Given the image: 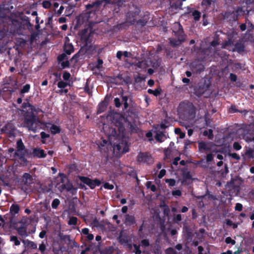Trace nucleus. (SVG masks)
<instances>
[{"label":"nucleus","instance_id":"obj_17","mask_svg":"<svg viewBox=\"0 0 254 254\" xmlns=\"http://www.w3.org/2000/svg\"><path fill=\"white\" fill-rule=\"evenodd\" d=\"M108 104V102L107 101H106L105 99L101 102L98 106L97 114H100L104 112L107 108Z\"/></svg>","mask_w":254,"mask_h":254},{"label":"nucleus","instance_id":"obj_11","mask_svg":"<svg viewBox=\"0 0 254 254\" xmlns=\"http://www.w3.org/2000/svg\"><path fill=\"white\" fill-rule=\"evenodd\" d=\"M223 19L227 22H233L237 21L236 16L233 11L227 10L222 13Z\"/></svg>","mask_w":254,"mask_h":254},{"label":"nucleus","instance_id":"obj_1","mask_svg":"<svg viewBox=\"0 0 254 254\" xmlns=\"http://www.w3.org/2000/svg\"><path fill=\"white\" fill-rule=\"evenodd\" d=\"M36 111H23L22 126L29 130L36 132L41 124L39 117L35 113Z\"/></svg>","mask_w":254,"mask_h":254},{"label":"nucleus","instance_id":"obj_63","mask_svg":"<svg viewBox=\"0 0 254 254\" xmlns=\"http://www.w3.org/2000/svg\"><path fill=\"white\" fill-rule=\"evenodd\" d=\"M108 144V142L106 139H103L100 144L99 145V147L100 148L101 150L103 149L102 147H105L107 144Z\"/></svg>","mask_w":254,"mask_h":254},{"label":"nucleus","instance_id":"obj_13","mask_svg":"<svg viewBox=\"0 0 254 254\" xmlns=\"http://www.w3.org/2000/svg\"><path fill=\"white\" fill-rule=\"evenodd\" d=\"M102 0H96V1L93 2L91 3H89L85 6L86 9L89 10L90 9L93 8V10L96 11L98 9L100 6L102 5Z\"/></svg>","mask_w":254,"mask_h":254},{"label":"nucleus","instance_id":"obj_46","mask_svg":"<svg viewBox=\"0 0 254 254\" xmlns=\"http://www.w3.org/2000/svg\"><path fill=\"white\" fill-rule=\"evenodd\" d=\"M127 174L131 177L136 179L137 181H138L136 172L134 169H132L128 171Z\"/></svg>","mask_w":254,"mask_h":254},{"label":"nucleus","instance_id":"obj_15","mask_svg":"<svg viewBox=\"0 0 254 254\" xmlns=\"http://www.w3.org/2000/svg\"><path fill=\"white\" fill-rule=\"evenodd\" d=\"M149 15L150 14L149 12H146L142 18L138 20H136L135 22L136 23L137 25L142 27L145 26L150 18Z\"/></svg>","mask_w":254,"mask_h":254},{"label":"nucleus","instance_id":"obj_47","mask_svg":"<svg viewBox=\"0 0 254 254\" xmlns=\"http://www.w3.org/2000/svg\"><path fill=\"white\" fill-rule=\"evenodd\" d=\"M203 135H207L209 139H211L213 137V131L211 129H209L208 131L205 130L203 132Z\"/></svg>","mask_w":254,"mask_h":254},{"label":"nucleus","instance_id":"obj_43","mask_svg":"<svg viewBox=\"0 0 254 254\" xmlns=\"http://www.w3.org/2000/svg\"><path fill=\"white\" fill-rule=\"evenodd\" d=\"M182 220V215L180 214H174L173 221L175 223H179Z\"/></svg>","mask_w":254,"mask_h":254},{"label":"nucleus","instance_id":"obj_8","mask_svg":"<svg viewBox=\"0 0 254 254\" xmlns=\"http://www.w3.org/2000/svg\"><path fill=\"white\" fill-rule=\"evenodd\" d=\"M191 71L195 73H200L204 70L205 66L202 62L199 59H195L190 65Z\"/></svg>","mask_w":254,"mask_h":254},{"label":"nucleus","instance_id":"obj_38","mask_svg":"<svg viewBox=\"0 0 254 254\" xmlns=\"http://www.w3.org/2000/svg\"><path fill=\"white\" fill-rule=\"evenodd\" d=\"M60 238L62 240L64 241L65 243L69 244L71 243V240L70 239V236L69 235H64L60 236Z\"/></svg>","mask_w":254,"mask_h":254},{"label":"nucleus","instance_id":"obj_62","mask_svg":"<svg viewBox=\"0 0 254 254\" xmlns=\"http://www.w3.org/2000/svg\"><path fill=\"white\" fill-rule=\"evenodd\" d=\"M134 248V252L135 254H141V251L140 250V246L136 244H133Z\"/></svg>","mask_w":254,"mask_h":254},{"label":"nucleus","instance_id":"obj_10","mask_svg":"<svg viewBox=\"0 0 254 254\" xmlns=\"http://www.w3.org/2000/svg\"><path fill=\"white\" fill-rule=\"evenodd\" d=\"M137 161L139 163H143L148 165L152 164L153 162L152 156L147 152H140L137 155Z\"/></svg>","mask_w":254,"mask_h":254},{"label":"nucleus","instance_id":"obj_39","mask_svg":"<svg viewBox=\"0 0 254 254\" xmlns=\"http://www.w3.org/2000/svg\"><path fill=\"white\" fill-rule=\"evenodd\" d=\"M192 15L193 16L194 19L195 21H198L200 18L201 13L197 10H194L192 12Z\"/></svg>","mask_w":254,"mask_h":254},{"label":"nucleus","instance_id":"obj_9","mask_svg":"<svg viewBox=\"0 0 254 254\" xmlns=\"http://www.w3.org/2000/svg\"><path fill=\"white\" fill-rule=\"evenodd\" d=\"M173 33L177 39L184 42L185 40L186 35L182 26L180 23H176L173 28Z\"/></svg>","mask_w":254,"mask_h":254},{"label":"nucleus","instance_id":"obj_27","mask_svg":"<svg viewBox=\"0 0 254 254\" xmlns=\"http://www.w3.org/2000/svg\"><path fill=\"white\" fill-rule=\"evenodd\" d=\"M235 49L239 53L244 52L245 50V45L244 43L241 41L237 42L235 45Z\"/></svg>","mask_w":254,"mask_h":254},{"label":"nucleus","instance_id":"obj_5","mask_svg":"<svg viewBox=\"0 0 254 254\" xmlns=\"http://www.w3.org/2000/svg\"><path fill=\"white\" fill-rule=\"evenodd\" d=\"M18 182L23 189L27 190L34 184V179L29 173H24L19 179Z\"/></svg>","mask_w":254,"mask_h":254},{"label":"nucleus","instance_id":"obj_51","mask_svg":"<svg viewBox=\"0 0 254 254\" xmlns=\"http://www.w3.org/2000/svg\"><path fill=\"white\" fill-rule=\"evenodd\" d=\"M233 148L234 150L238 151L241 149L242 146L239 142L235 141L233 143Z\"/></svg>","mask_w":254,"mask_h":254},{"label":"nucleus","instance_id":"obj_31","mask_svg":"<svg viewBox=\"0 0 254 254\" xmlns=\"http://www.w3.org/2000/svg\"><path fill=\"white\" fill-rule=\"evenodd\" d=\"M19 211V206L18 204H13L10 208V212L12 215L17 214Z\"/></svg>","mask_w":254,"mask_h":254},{"label":"nucleus","instance_id":"obj_45","mask_svg":"<svg viewBox=\"0 0 254 254\" xmlns=\"http://www.w3.org/2000/svg\"><path fill=\"white\" fill-rule=\"evenodd\" d=\"M77 218L74 216L71 217L68 221V224L69 225H75L77 224Z\"/></svg>","mask_w":254,"mask_h":254},{"label":"nucleus","instance_id":"obj_49","mask_svg":"<svg viewBox=\"0 0 254 254\" xmlns=\"http://www.w3.org/2000/svg\"><path fill=\"white\" fill-rule=\"evenodd\" d=\"M59 176L61 177V183L62 184H65L67 180H68V178L64 173H59Z\"/></svg>","mask_w":254,"mask_h":254},{"label":"nucleus","instance_id":"obj_40","mask_svg":"<svg viewBox=\"0 0 254 254\" xmlns=\"http://www.w3.org/2000/svg\"><path fill=\"white\" fill-rule=\"evenodd\" d=\"M10 241L14 242L15 246H19L20 245V241L18 239L17 236H11L10 237Z\"/></svg>","mask_w":254,"mask_h":254},{"label":"nucleus","instance_id":"obj_25","mask_svg":"<svg viewBox=\"0 0 254 254\" xmlns=\"http://www.w3.org/2000/svg\"><path fill=\"white\" fill-rule=\"evenodd\" d=\"M125 221L127 224L131 225L136 223L135 217L133 215L127 214L126 216Z\"/></svg>","mask_w":254,"mask_h":254},{"label":"nucleus","instance_id":"obj_61","mask_svg":"<svg viewBox=\"0 0 254 254\" xmlns=\"http://www.w3.org/2000/svg\"><path fill=\"white\" fill-rule=\"evenodd\" d=\"M166 254H178L173 248L170 247L165 251Z\"/></svg>","mask_w":254,"mask_h":254},{"label":"nucleus","instance_id":"obj_21","mask_svg":"<svg viewBox=\"0 0 254 254\" xmlns=\"http://www.w3.org/2000/svg\"><path fill=\"white\" fill-rule=\"evenodd\" d=\"M234 40L233 39V37L230 35H228L227 37V40L222 44V48L226 49L228 47L232 46L234 45Z\"/></svg>","mask_w":254,"mask_h":254},{"label":"nucleus","instance_id":"obj_35","mask_svg":"<svg viewBox=\"0 0 254 254\" xmlns=\"http://www.w3.org/2000/svg\"><path fill=\"white\" fill-rule=\"evenodd\" d=\"M161 89L160 88L155 89V90H152L151 89H149L148 90V93L149 94H153L155 96H158L161 94Z\"/></svg>","mask_w":254,"mask_h":254},{"label":"nucleus","instance_id":"obj_64","mask_svg":"<svg viewBox=\"0 0 254 254\" xmlns=\"http://www.w3.org/2000/svg\"><path fill=\"white\" fill-rule=\"evenodd\" d=\"M42 5L45 8H49L51 6V3L49 1L45 0L43 2Z\"/></svg>","mask_w":254,"mask_h":254},{"label":"nucleus","instance_id":"obj_60","mask_svg":"<svg viewBox=\"0 0 254 254\" xmlns=\"http://www.w3.org/2000/svg\"><path fill=\"white\" fill-rule=\"evenodd\" d=\"M67 85V83L61 80L58 83V87L60 88H64Z\"/></svg>","mask_w":254,"mask_h":254},{"label":"nucleus","instance_id":"obj_55","mask_svg":"<svg viewBox=\"0 0 254 254\" xmlns=\"http://www.w3.org/2000/svg\"><path fill=\"white\" fill-rule=\"evenodd\" d=\"M245 139L248 142H250L252 141L254 142V136L251 134H247L245 135Z\"/></svg>","mask_w":254,"mask_h":254},{"label":"nucleus","instance_id":"obj_41","mask_svg":"<svg viewBox=\"0 0 254 254\" xmlns=\"http://www.w3.org/2000/svg\"><path fill=\"white\" fill-rule=\"evenodd\" d=\"M216 0H202V5H205L206 7L210 6L212 4L215 2Z\"/></svg>","mask_w":254,"mask_h":254},{"label":"nucleus","instance_id":"obj_37","mask_svg":"<svg viewBox=\"0 0 254 254\" xmlns=\"http://www.w3.org/2000/svg\"><path fill=\"white\" fill-rule=\"evenodd\" d=\"M145 77L143 76H141L140 74L134 77V84L141 83L142 81L145 80Z\"/></svg>","mask_w":254,"mask_h":254},{"label":"nucleus","instance_id":"obj_54","mask_svg":"<svg viewBox=\"0 0 254 254\" xmlns=\"http://www.w3.org/2000/svg\"><path fill=\"white\" fill-rule=\"evenodd\" d=\"M68 169L70 173L75 172L77 170V166L75 164H71L69 165Z\"/></svg>","mask_w":254,"mask_h":254},{"label":"nucleus","instance_id":"obj_53","mask_svg":"<svg viewBox=\"0 0 254 254\" xmlns=\"http://www.w3.org/2000/svg\"><path fill=\"white\" fill-rule=\"evenodd\" d=\"M165 182L170 187H173L176 184V180L174 179H167L165 180Z\"/></svg>","mask_w":254,"mask_h":254},{"label":"nucleus","instance_id":"obj_16","mask_svg":"<svg viewBox=\"0 0 254 254\" xmlns=\"http://www.w3.org/2000/svg\"><path fill=\"white\" fill-rule=\"evenodd\" d=\"M191 180V175L190 172L184 173L183 174V178L181 181V184L183 185H188L190 183Z\"/></svg>","mask_w":254,"mask_h":254},{"label":"nucleus","instance_id":"obj_48","mask_svg":"<svg viewBox=\"0 0 254 254\" xmlns=\"http://www.w3.org/2000/svg\"><path fill=\"white\" fill-rule=\"evenodd\" d=\"M111 82L113 83H115L116 84H118L119 83L117 81V80L119 79L121 80L122 79V76L121 75H118L116 76H113L111 77Z\"/></svg>","mask_w":254,"mask_h":254},{"label":"nucleus","instance_id":"obj_44","mask_svg":"<svg viewBox=\"0 0 254 254\" xmlns=\"http://www.w3.org/2000/svg\"><path fill=\"white\" fill-rule=\"evenodd\" d=\"M60 204V200L58 198H55L52 202V207L54 209H57Z\"/></svg>","mask_w":254,"mask_h":254},{"label":"nucleus","instance_id":"obj_19","mask_svg":"<svg viewBox=\"0 0 254 254\" xmlns=\"http://www.w3.org/2000/svg\"><path fill=\"white\" fill-rule=\"evenodd\" d=\"M242 156L244 160H246V159H251L254 158V150L251 149V148H248L244 153V154H242Z\"/></svg>","mask_w":254,"mask_h":254},{"label":"nucleus","instance_id":"obj_20","mask_svg":"<svg viewBox=\"0 0 254 254\" xmlns=\"http://www.w3.org/2000/svg\"><path fill=\"white\" fill-rule=\"evenodd\" d=\"M17 233L19 235L22 237H26L28 236V234L27 232V228L24 224L22 225L16 229Z\"/></svg>","mask_w":254,"mask_h":254},{"label":"nucleus","instance_id":"obj_29","mask_svg":"<svg viewBox=\"0 0 254 254\" xmlns=\"http://www.w3.org/2000/svg\"><path fill=\"white\" fill-rule=\"evenodd\" d=\"M235 15L236 16L237 20H238V17L243 15L245 13V11L242 6H238L235 10H233Z\"/></svg>","mask_w":254,"mask_h":254},{"label":"nucleus","instance_id":"obj_56","mask_svg":"<svg viewBox=\"0 0 254 254\" xmlns=\"http://www.w3.org/2000/svg\"><path fill=\"white\" fill-rule=\"evenodd\" d=\"M95 239H96V241L98 242L97 246H96L95 250L96 251H97V250L100 251V245H101V243L100 242V241L101 240V236H100L99 235H97L96 236Z\"/></svg>","mask_w":254,"mask_h":254},{"label":"nucleus","instance_id":"obj_34","mask_svg":"<svg viewBox=\"0 0 254 254\" xmlns=\"http://www.w3.org/2000/svg\"><path fill=\"white\" fill-rule=\"evenodd\" d=\"M50 130L52 134H55L60 132L61 128L55 125H53L50 127Z\"/></svg>","mask_w":254,"mask_h":254},{"label":"nucleus","instance_id":"obj_58","mask_svg":"<svg viewBox=\"0 0 254 254\" xmlns=\"http://www.w3.org/2000/svg\"><path fill=\"white\" fill-rule=\"evenodd\" d=\"M103 187L105 189L109 190H112L114 188V186L112 184H110V183L108 182H106L103 185Z\"/></svg>","mask_w":254,"mask_h":254},{"label":"nucleus","instance_id":"obj_50","mask_svg":"<svg viewBox=\"0 0 254 254\" xmlns=\"http://www.w3.org/2000/svg\"><path fill=\"white\" fill-rule=\"evenodd\" d=\"M229 156L232 157L233 159H235L236 160H239L241 159V157L239 154L236 153H230L229 152L228 153Z\"/></svg>","mask_w":254,"mask_h":254},{"label":"nucleus","instance_id":"obj_6","mask_svg":"<svg viewBox=\"0 0 254 254\" xmlns=\"http://www.w3.org/2000/svg\"><path fill=\"white\" fill-rule=\"evenodd\" d=\"M78 178L84 184L88 186L91 189H94L96 186H99L101 184V181L98 179L92 180L87 177L78 176Z\"/></svg>","mask_w":254,"mask_h":254},{"label":"nucleus","instance_id":"obj_59","mask_svg":"<svg viewBox=\"0 0 254 254\" xmlns=\"http://www.w3.org/2000/svg\"><path fill=\"white\" fill-rule=\"evenodd\" d=\"M225 242L227 244H231L232 245H234L236 244V241L230 237H227L225 239Z\"/></svg>","mask_w":254,"mask_h":254},{"label":"nucleus","instance_id":"obj_18","mask_svg":"<svg viewBox=\"0 0 254 254\" xmlns=\"http://www.w3.org/2000/svg\"><path fill=\"white\" fill-rule=\"evenodd\" d=\"M167 138V136L165 132L158 130L156 135H155V139L159 142H162Z\"/></svg>","mask_w":254,"mask_h":254},{"label":"nucleus","instance_id":"obj_26","mask_svg":"<svg viewBox=\"0 0 254 254\" xmlns=\"http://www.w3.org/2000/svg\"><path fill=\"white\" fill-rule=\"evenodd\" d=\"M21 19L23 21V25L26 26L29 30L32 29L33 25L30 23V19L28 17L24 16L21 18Z\"/></svg>","mask_w":254,"mask_h":254},{"label":"nucleus","instance_id":"obj_52","mask_svg":"<svg viewBox=\"0 0 254 254\" xmlns=\"http://www.w3.org/2000/svg\"><path fill=\"white\" fill-rule=\"evenodd\" d=\"M40 135H41V138L42 139V140H41V142L43 143H45L46 141L44 140V139H45L46 138H49L50 137V134L46 133L44 131H42L40 133Z\"/></svg>","mask_w":254,"mask_h":254},{"label":"nucleus","instance_id":"obj_32","mask_svg":"<svg viewBox=\"0 0 254 254\" xmlns=\"http://www.w3.org/2000/svg\"><path fill=\"white\" fill-rule=\"evenodd\" d=\"M64 52L67 55H70L74 51L73 46L71 44L65 45L64 47Z\"/></svg>","mask_w":254,"mask_h":254},{"label":"nucleus","instance_id":"obj_23","mask_svg":"<svg viewBox=\"0 0 254 254\" xmlns=\"http://www.w3.org/2000/svg\"><path fill=\"white\" fill-rule=\"evenodd\" d=\"M126 122L127 123V127L129 128L130 131L132 132H135L137 131V127L135 122H129L127 118Z\"/></svg>","mask_w":254,"mask_h":254},{"label":"nucleus","instance_id":"obj_14","mask_svg":"<svg viewBox=\"0 0 254 254\" xmlns=\"http://www.w3.org/2000/svg\"><path fill=\"white\" fill-rule=\"evenodd\" d=\"M32 154L33 157L39 158H45L47 155L43 149H41L38 148H35L33 149Z\"/></svg>","mask_w":254,"mask_h":254},{"label":"nucleus","instance_id":"obj_2","mask_svg":"<svg viewBox=\"0 0 254 254\" xmlns=\"http://www.w3.org/2000/svg\"><path fill=\"white\" fill-rule=\"evenodd\" d=\"M196 107L192 102L189 101L181 102L179 106V113L184 116L186 120H193L196 115Z\"/></svg>","mask_w":254,"mask_h":254},{"label":"nucleus","instance_id":"obj_33","mask_svg":"<svg viewBox=\"0 0 254 254\" xmlns=\"http://www.w3.org/2000/svg\"><path fill=\"white\" fill-rule=\"evenodd\" d=\"M119 240L121 244H126L128 243V237L126 235L120 234L119 237Z\"/></svg>","mask_w":254,"mask_h":254},{"label":"nucleus","instance_id":"obj_28","mask_svg":"<svg viewBox=\"0 0 254 254\" xmlns=\"http://www.w3.org/2000/svg\"><path fill=\"white\" fill-rule=\"evenodd\" d=\"M183 42H184L179 39H176L174 38H170L169 39V43L173 47H176Z\"/></svg>","mask_w":254,"mask_h":254},{"label":"nucleus","instance_id":"obj_36","mask_svg":"<svg viewBox=\"0 0 254 254\" xmlns=\"http://www.w3.org/2000/svg\"><path fill=\"white\" fill-rule=\"evenodd\" d=\"M160 207H163V211L164 216H168L170 212V210L169 206L166 204H164L163 205H161Z\"/></svg>","mask_w":254,"mask_h":254},{"label":"nucleus","instance_id":"obj_22","mask_svg":"<svg viewBox=\"0 0 254 254\" xmlns=\"http://www.w3.org/2000/svg\"><path fill=\"white\" fill-rule=\"evenodd\" d=\"M198 149L200 151H210L211 148L208 146V143L204 141H200L198 142Z\"/></svg>","mask_w":254,"mask_h":254},{"label":"nucleus","instance_id":"obj_30","mask_svg":"<svg viewBox=\"0 0 254 254\" xmlns=\"http://www.w3.org/2000/svg\"><path fill=\"white\" fill-rule=\"evenodd\" d=\"M22 107L23 109H26L28 108V109L26 110L25 111H36V109L34 106L30 104L28 101L26 102H24L22 104Z\"/></svg>","mask_w":254,"mask_h":254},{"label":"nucleus","instance_id":"obj_7","mask_svg":"<svg viewBox=\"0 0 254 254\" xmlns=\"http://www.w3.org/2000/svg\"><path fill=\"white\" fill-rule=\"evenodd\" d=\"M133 10L128 11L127 14V21L130 25H133L136 20V17L141 12L140 8L137 6L133 7Z\"/></svg>","mask_w":254,"mask_h":254},{"label":"nucleus","instance_id":"obj_4","mask_svg":"<svg viewBox=\"0 0 254 254\" xmlns=\"http://www.w3.org/2000/svg\"><path fill=\"white\" fill-rule=\"evenodd\" d=\"M93 34L91 32L87 33V29H84L82 30V33L80 37L81 41L84 43V45L81 47L82 51H85V53H89L88 52V48H90L91 46H88L92 42Z\"/></svg>","mask_w":254,"mask_h":254},{"label":"nucleus","instance_id":"obj_12","mask_svg":"<svg viewBox=\"0 0 254 254\" xmlns=\"http://www.w3.org/2000/svg\"><path fill=\"white\" fill-rule=\"evenodd\" d=\"M61 191L64 190H66L67 191H69L73 193V191L77 190V188H74L72 184L70 182L69 179L66 182L65 184H62L59 188Z\"/></svg>","mask_w":254,"mask_h":254},{"label":"nucleus","instance_id":"obj_42","mask_svg":"<svg viewBox=\"0 0 254 254\" xmlns=\"http://www.w3.org/2000/svg\"><path fill=\"white\" fill-rule=\"evenodd\" d=\"M30 88V85L29 84H26L24 85L22 88L20 90V94H23L25 93H27L29 91Z\"/></svg>","mask_w":254,"mask_h":254},{"label":"nucleus","instance_id":"obj_57","mask_svg":"<svg viewBox=\"0 0 254 254\" xmlns=\"http://www.w3.org/2000/svg\"><path fill=\"white\" fill-rule=\"evenodd\" d=\"M80 52H83V54H85V51H82L81 49L78 52L76 53L72 58L71 60H75L76 62L77 61L78 59H79L80 57Z\"/></svg>","mask_w":254,"mask_h":254},{"label":"nucleus","instance_id":"obj_24","mask_svg":"<svg viewBox=\"0 0 254 254\" xmlns=\"http://www.w3.org/2000/svg\"><path fill=\"white\" fill-rule=\"evenodd\" d=\"M22 242L25 245V247H29L34 250L36 249L37 248V244L33 241L27 240H23Z\"/></svg>","mask_w":254,"mask_h":254},{"label":"nucleus","instance_id":"obj_3","mask_svg":"<svg viewBox=\"0 0 254 254\" xmlns=\"http://www.w3.org/2000/svg\"><path fill=\"white\" fill-rule=\"evenodd\" d=\"M7 151L8 153L14 152L13 157L18 158L24 164H27V160L25 155L28 153V150L21 139H19L16 141L15 151L13 148L10 147L8 148Z\"/></svg>","mask_w":254,"mask_h":254}]
</instances>
